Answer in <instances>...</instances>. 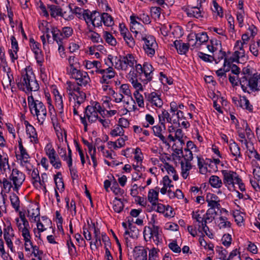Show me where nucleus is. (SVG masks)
I'll return each instance as SVG.
<instances>
[{"mask_svg": "<svg viewBox=\"0 0 260 260\" xmlns=\"http://www.w3.org/2000/svg\"><path fill=\"white\" fill-rule=\"evenodd\" d=\"M101 63L99 61L94 60V61H86L85 64V67L87 70L91 69L94 68H95V70H98L100 68Z\"/></svg>", "mask_w": 260, "mask_h": 260, "instance_id": "bf43d9fd", "label": "nucleus"}, {"mask_svg": "<svg viewBox=\"0 0 260 260\" xmlns=\"http://www.w3.org/2000/svg\"><path fill=\"white\" fill-rule=\"evenodd\" d=\"M142 40L144 42L143 49L145 53L150 57L153 56L157 48V44L155 38L152 36L148 35L142 37Z\"/></svg>", "mask_w": 260, "mask_h": 260, "instance_id": "9b49d317", "label": "nucleus"}, {"mask_svg": "<svg viewBox=\"0 0 260 260\" xmlns=\"http://www.w3.org/2000/svg\"><path fill=\"white\" fill-rule=\"evenodd\" d=\"M159 252V250L155 248H153L149 250V259L148 260H158V253Z\"/></svg>", "mask_w": 260, "mask_h": 260, "instance_id": "774afa93", "label": "nucleus"}, {"mask_svg": "<svg viewBox=\"0 0 260 260\" xmlns=\"http://www.w3.org/2000/svg\"><path fill=\"white\" fill-rule=\"evenodd\" d=\"M159 188L156 187L155 189H151L148 193V200L152 204L155 205L158 200Z\"/></svg>", "mask_w": 260, "mask_h": 260, "instance_id": "7c9ffc66", "label": "nucleus"}, {"mask_svg": "<svg viewBox=\"0 0 260 260\" xmlns=\"http://www.w3.org/2000/svg\"><path fill=\"white\" fill-rule=\"evenodd\" d=\"M181 168V174L182 177L186 179L187 178L189 171L192 168V165L190 162L180 161Z\"/></svg>", "mask_w": 260, "mask_h": 260, "instance_id": "f704fd0d", "label": "nucleus"}, {"mask_svg": "<svg viewBox=\"0 0 260 260\" xmlns=\"http://www.w3.org/2000/svg\"><path fill=\"white\" fill-rule=\"evenodd\" d=\"M19 149L20 154L17 155V158L20 160V165L24 167L27 171L30 172L33 168V166L29 162V155L26 152V149L23 147L21 141L19 142Z\"/></svg>", "mask_w": 260, "mask_h": 260, "instance_id": "ddd939ff", "label": "nucleus"}, {"mask_svg": "<svg viewBox=\"0 0 260 260\" xmlns=\"http://www.w3.org/2000/svg\"><path fill=\"white\" fill-rule=\"evenodd\" d=\"M9 179L13 183V190L18 191L25 179V175L18 169L14 168L11 171Z\"/></svg>", "mask_w": 260, "mask_h": 260, "instance_id": "9d476101", "label": "nucleus"}, {"mask_svg": "<svg viewBox=\"0 0 260 260\" xmlns=\"http://www.w3.org/2000/svg\"><path fill=\"white\" fill-rule=\"evenodd\" d=\"M96 73L100 74L102 75L100 79V83L102 84H108L109 80L115 76L116 72L114 69L110 66L104 69H100L95 70Z\"/></svg>", "mask_w": 260, "mask_h": 260, "instance_id": "a211bd4d", "label": "nucleus"}, {"mask_svg": "<svg viewBox=\"0 0 260 260\" xmlns=\"http://www.w3.org/2000/svg\"><path fill=\"white\" fill-rule=\"evenodd\" d=\"M213 55L212 56L213 60H214L216 63L219 62L220 60L226 58L225 52L222 51V49H220L217 51L214 52Z\"/></svg>", "mask_w": 260, "mask_h": 260, "instance_id": "864d4df0", "label": "nucleus"}, {"mask_svg": "<svg viewBox=\"0 0 260 260\" xmlns=\"http://www.w3.org/2000/svg\"><path fill=\"white\" fill-rule=\"evenodd\" d=\"M4 237L8 247L12 252L14 251L12 240L14 238V230L10 224L5 226L4 230Z\"/></svg>", "mask_w": 260, "mask_h": 260, "instance_id": "412c9836", "label": "nucleus"}, {"mask_svg": "<svg viewBox=\"0 0 260 260\" xmlns=\"http://www.w3.org/2000/svg\"><path fill=\"white\" fill-rule=\"evenodd\" d=\"M126 44L130 48H133L135 46V41L132 35L130 33L127 34L123 37Z\"/></svg>", "mask_w": 260, "mask_h": 260, "instance_id": "5fc2aeb1", "label": "nucleus"}, {"mask_svg": "<svg viewBox=\"0 0 260 260\" xmlns=\"http://www.w3.org/2000/svg\"><path fill=\"white\" fill-rule=\"evenodd\" d=\"M99 114L101 116L105 114V110L102 108L100 103L93 102L91 105L86 107L85 110V117L87 118L89 122H95L99 119Z\"/></svg>", "mask_w": 260, "mask_h": 260, "instance_id": "423d86ee", "label": "nucleus"}, {"mask_svg": "<svg viewBox=\"0 0 260 260\" xmlns=\"http://www.w3.org/2000/svg\"><path fill=\"white\" fill-rule=\"evenodd\" d=\"M207 48L211 52H214L222 49L221 42L217 40H211L210 45H207Z\"/></svg>", "mask_w": 260, "mask_h": 260, "instance_id": "e433bc0d", "label": "nucleus"}, {"mask_svg": "<svg viewBox=\"0 0 260 260\" xmlns=\"http://www.w3.org/2000/svg\"><path fill=\"white\" fill-rule=\"evenodd\" d=\"M235 51L234 53L235 58L238 59L240 57L245 56V51L244 50V45L241 41H237L234 47Z\"/></svg>", "mask_w": 260, "mask_h": 260, "instance_id": "c85d7f7f", "label": "nucleus"}, {"mask_svg": "<svg viewBox=\"0 0 260 260\" xmlns=\"http://www.w3.org/2000/svg\"><path fill=\"white\" fill-rule=\"evenodd\" d=\"M206 201L208 203V207H209L208 209H212L217 214L221 208L219 198L214 194L209 193L207 194Z\"/></svg>", "mask_w": 260, "mask_h": 260, "instance_id": "6ab92c4d", "label": "nucleus"}, {"mask_svg": "<svg viewBox=\"0 0 260 260\" xmlns=\"http://www.w3.org/2000/svg\"><path fill=\"white\" fill-rule=\"evenodd\" d=\"M77 81V84H75L78 87L86 86L90 82V79L86 72L81 71L79 69L69 75Z\"/></svg>", "mask_w": 260, "mask_h": 260, "instance_id": "4468645a", "label": "nucleus"}, {"mask_svg": "<svg viewBox=\"0 0 260 260\" xmlns=\"http://www.w3.org/2000/svg\"><path fill=\"white\" fill-rule=\"evenodd\" d=\"M3 188L5 192H8L11 190L12 188L13 189V185L11 181L8 180L7 179H4L3 181Z\"/></svg>", "mask_w": 260, "mask_h": 260, "instance_id": "338daca9", "label": "nucleus"}, {"mask_svg": "<svg viewBox=\"0 0 260 260\" xmlns=\"http://www.w3.org/2000/svg\"><path fill=\"white\" fill-rule=\"evenodd\" d=\"M238 140L239 142H240L242 144L245 145L246 148L248 149V147H249V144L251 143L252 144V142L247 138L244 132H242V131L238 130Z\"/></svg>", "mask_w": 260, "mask_h": 260, "instance_id": "37998d69", "label": "nucleus"}, {"mask_svg": "<svg viewBox=\"0 0 260 260\" xmlns=\"http://www.w3.org/2000/svg\"><path fill=\"white\" fill-rule=\"evenodd\" d=\"M69 67L67 68V73L68 75L78 70L80 63L78 59L73 55L69 56L68 58Z\"/></svg>", "mask_w": 260, "mask_h": 260, "instance_id": "5701e85b", "label": "nucleus"}, {"mask_svg": "<svg viewBox=\"0 0 260 260\" xmlns=\"http://www.w3.org/2000/svg\"><path fill=\"white\" fill-rule=\"evenodd\" d=\"M161 8L157 7H153L151 8L150 12L152 17L155 19H159L161 14Z\"/></svg>", "mask_w": 260, "mask_h": 260, "instance_id": "052dcab7", "label": "nucleus"}, {"mask_svg": "<svg viewBox=\"0 0 260 260\" xmlns=\"http://www.w3.org/2000/svg\"><path fill=\"white\" fill-rule=\"evenodd\" d=\"M241 108L245 109L249 112H252L253 111V107L251 105L245 96H240V106Z\"/></svg>", "mask_w": 260, "mask_h": 260, "instance_id": "2f4dec72", "label": "nucleus"}, {"mask_svg": "<svg viewBox=\"0 0 260 260\" xmlns=\"http://www.w3.org/2000/svg\"><path fill=\"white\" fill-rule=\"evenodd\" d=\"M119 62H116L115 68L118 70L127 71L129 68H134L137 64V61L132 54H127L125 56H120Z\"/></svg>", "mask_w": 260, "mask_h": 260, "instance_id": "6e6552de", "label": "nucleus"}, {"mask_svg": "<svg viewBox=\"0 0 260 260\" xmlns=\"http://www.w3.org/2000/svg\"><path fill=\"white\" fill-rule=\"evenodd\" d=\"M240 83L241 88L244 92L250 93L260 90V74L255 73L250 77L243 76Z\"/></svg>", "mask_w": 260, "mask_h": 260, "instance_id": "20e7f679", "label": "nucleus"}, {"mask_svg": "<svg viewBox=\"0 0 260 260\" xmlns=\"http://www.w3.org/2000/svg\"><path fill=\"white\" fill-rule=\"evenodd\" d=\"M182 157L179 158L180 161L190 162L193 159L192 151L189 149H184L182 151Z\"/></svg>", "mask_w": 260, "mask_h": 260, "instance_id": "58836bf2", "label": "nucleus"}, {"mask_svg": "<svg viewBox=\"0 0 260 260\" xmlns=\"http://www.w3.org/2000/svg\"><path fill=\"white\" fill-rule=\"evenodd\" d=\"M16 82L19 89L26 93L36 91L39 89V85L35 74L30 69H25L22 72L21 77L17 80Z\"/></svg>", "mask_w": 260, "mask_h": 260, "instance_id": "f257e3e1", "label": "nucleus"}, {"mask_svg": "<svg viewBox=\"0 0 260 260\" xmlns=\"http://www.w3.org/2000/svg\"><path fill=\"white\" fill-rule=\"evenodd\" d=\"M52 35L53 39L57 44H66L67 38L62 33L61 30L56 28L52 29Z\"/></svg>", "mask_w": 260, "mask_h": 260, "instance_id": "393cba45", "label": "nucleus"}, {"mask_svg": "<svg viewBox=\"0 0 260 260\" xmlns=\"http://www.w3.org/2000/svg\"><path fill=\"white\" fill-rule=\"evenodd\" d=\"M67 91L69 100L74 103L73 113L74 115H78V110L81 108V105L86 99V94L80 90L79 87L71 82H67Z\"/></svg>", "mask_w": 260, "mask_h": 260, "instance_id": "f03ea898", "label": "nucleus"}, {"mask_svg": "<svg viewBox=\"0 0 260 260\" xmlns=\"http://www.w3.org/2000/svg\"><path fill=\"white\" fill-rule=\"evenodd\" d=\"M216 213L212 210V209H208L206 213L204 212V216L205 221H206V225H207V221L212 222L215 216L217 215Z\"/></svg>", "mask_w": 260, "mask_h": 260, "instance_id": "603ef678", "label": "nucleus"}, {"mask_svg": "<svg viewBox=\"0 0 260 260\" xmlns=\"http://www.w3.org/2000/svg\"><path fill=\"white\" fill-rule=\"evenodd\" d=\"M168 193L170 198L176 197L179 199H181L184 197L182 192L180 189H176L175 192L172 191L171 189H168Z\"/></svg>", "mask_w": 260, "mask_h": 260, "instance_id": "680f3d73", "label": "nucleus"}, {"mask_svg": "<svg viewBox=\"0 0 260 260\" xmlns=\"http://www.w3.org/2000/svg\"><path fill=\"white\" fill-rule=\"evenodd\" d=\"M218 226L220 229H224L226 228H230L231 226V223L230 221L228 220V219L226 217L224 216H220L219 218V220L218 221Z\"/></svg>", "mask_w": 260, "mask_h": 260, "instance_id": "4d7b16f0", "label": "nucleus"}, {"mask_svg": "<svg viewBox=\"0 0 260 260\" xmlns=\"http://www.w3.org/2000/svg\"><path fill=\"white\" fill-rule=\"evenodd\" d=\"M124 204L121 199L115 198L113 201V209L116 213H120L123 209Z\"/></svg>", "mask_w": 260, "mask_h": 260, "instance_id": "a19ab883", "label": "nucleus"}, {"mask_svg": "<svg viewBox=\"0 0 260 260\" xmlns=\"http://www.w3.org/2000/svg\"><path fill=\"white\" fill-rule=\"evenodd\" d=\"M223 176V182L230 190L235 189L236 181L239 177L236 172L231 170H224L221 171Z\"/></svg>", "mask_w": 260, "mask_h": 260, "instance_id": "f8f14e48", "label": "nucleus"}, {"mask_svg": "<svg viewBox=\"0 0 260 260\" xmlns=\"http://www.w3.org/2000/svg\"><path fill=\"white\" fill-rule=\"evenodd\" d=\"M233 216L237 224L239 226H241L244 221L243 213H240L238 211H237L234 212Z\"/></svg>", "mask_w": 260, "mask_h": 260, "instance_id": "e2e57ef3", "label": "nucleus"}, {"mask_svg": "<svg viewBox=\"0 0 260 260\" xmlns=\"http://www.w3.org/2000/svg\"><path fill=\"white\" fill-rule=\"evenodd\" d=\"M28 106L30 113L36 117L40 124H42L46 119L47 109L44 103L38 100H35L31 94L27 98Z\"/></svg>", "mask_w": 260, "mask_h": 260, "instance_id": "7ed1b4c3", "label": "nucleus"}, {"mask_svg": "<svg viewBox=\"0 0 260 260\" xmlns=\"http://www.w3.org/2000/svg\"><path fill=\"white\" fill-rule=\"evenodd\" d=\"M124 107L127 111L134 109L135 102L132 96H125L123 101Z\"/></svg>", "mask_w": 260, "mask_h": 260, "instance_id": "ea45409f", "label": "nucleus"}, {"mask_svg": "<svg viewBox=\"0 0 260 260\" xmlns=\"http://www.w3.org/2000/svg\"><path fill=\"white\" fill-rule=\"evenodd\" d=\"M193 39H189L188 44L183 43L181 41L176 40L174 42V45L179 54H184L188 51V46L191 45V41Z\"/></svg>", "mask_w": 260, "mask_h": 260, "instance_id": "cd10ccee", "label": "nucleus"}, {"mask_svg": "<svg viewBox=\"0 0 260 260\" xmlns=\"http://www.w3.org/2000/svg\"><path fill=\"white\" fill-rule=\"evenodd\" d=\"M151 223L152 226H146L144 228L143 231L144 238L146 241H151L153 240V242L158 245L159 243L161 242V232L159 230L158 226L156 225V221L154 217L153 216Z\"/></svg>", "mask_w": 260, "mask_h": 260, "instance_id": "39448f33", "label": "nucleus"}, {"mask_svg": "<svg viewBox=\"0 0 260 260\" xmlns=\"http://www.w3.org/2000/svg\"><path fill=\"white\" fill-rule=\"evenodd\" d=\"M103 37L105 41L110 45L115 46L117 44V41L113 35L108 31H104Z\"/></svg>", "mask_w": 260, "mask_h": 260, "instance_id": "c03bdc74", "label": "nucleus"}, {"mask_svg": "<svg viewBox=\"0 0 260 260\" xmlns=\"http://www.w3.org/2000/svg\"><path fill=\"white\" fill-rule=\"evenodd\" d=\"M136 71L139 75V80L146 84L152 79L153 68L148 62L144 63L142 66L138 64L135 66Z\"/></svg>", "mask_w": 260, "mask_h": 260, "instance_id": "0eeeda50", "label": "nucleus"}, {"mask_svg": "<svg viewBox=\"0 0 260 260\" xmlns=\"http://www.w3.org/2000/svg\"><path fill=\"white\" fill-rule=\"evenodd\" d=\"M39 29L46 37L47 42L50 43L51 42V36L50 33L52 34V29L56 28V27L52 26L46 21L40 24L39 26Z\"/></svg>", "mask_w": 260, "mask_h": 260, "instance_id": "a878e982", "label": "nucleus"}, {"mask_svg": "<svg viewBox=\"0 0 260 260\" xmlns=\"http://www.w3.org/2000/svg\"><path fill=\"white\" fill-rule=\"evenodd\" d=\"M73 5L70 4L69 5V11H62V10L61 11V14L60 16L63 17L65 20H71L74 18V15H73L72 10H73Z\"/></svg>", "mask_w": 260, "mask_h": 260, "instance_id": "3c124183", "label": "nucleus"}, {"mask_svg": "<svg viewBox=\"0 0 260 260\" xmlns=\"http://www.w3.org/2000/svg\"><path fill=\"white\" fill-rule=\"evenodd\" d=\"M102 15V22L107 26H112L114 24L112 17L107 13H104Z\"/></svg>", "mask_w": 260, "mask_h": 260, "instance_id": "09e8293b", "label": "nucleus"}, {"mask_svg": "<svg viewBox=\"0 0 260 260\" xmlns=\"http://www.w3.org/2000/svg\"><path fill=\"white\" fill-rule=\"evenodd\" d=\"M119 91L123 95L124 94V96H132L131 91L129 88V85L127 84H122L120 87Z\"/></svg>", "mask_w": 260, "mask_h": 260, "instance_id": "13d9d810", "label": "nucleus"}, {"mask_svg": "<svg viewBox=\"0 0 260 260\" xmlns=\"http://www.w3.org/2000/svg\"><path fill=\"white\" fill-rule=\"evenodd\" d=\"M192 217L198 222V230L201 232V229L206 235L210 239L213 238V234L211 232L207 233V230H209L208 226L206 225V221L204 216L203 210H197L193 211L192 213Z\"/></svg>", "mask_w": 260, "mask_h": 260, "instance_id": "1a4fd4ad", "label": "nucleus"}, {"mask_svg": "<svg viewBox=\"0 0 260 260\" xmlns=\"http://www.w3.org/2000/svg\"><path fill=\"white\" fill-rule=\"evenodd\" d=\"M29 224L23 225V229H22L21 230L19 231V232L21 233L22 236L24 240H27L26 241H28L29 239H31V236L29 232Z\"/></svg>", "mask_w": 260, "mask_h": 260, "instance_id": "8fccbe9b", "label": "nucleus"}, {"mask_svg": "<svg viewBox=\"0 0 260 260\" xmlns=\"http://www.w3.org/2000/svg\"><path fill=\"white\" fill-rule=\"evenodd\" d=\"M24 124L26 127V134L29 136L30 142L34 144L39 143L38 134L35 128L27 121H24Z\"/></svg>", "mask_w": 260, "mask_h": 260, "instance_id": "4be33fe9", "label": "nucleus"}, {"mask_svg": "<svg viewBox=\"0 0 260 260\" xmlns=\"http://www.w3.org/2000/svg\"><path fill=\"white\" fill-rule=\"evenodd\" d=\"M209 182L212 187L216 188H220L223 183L221 179L216 175L211 176L209 178Z\"/></svg>", "mask_w": 260, "mask_h": 260, "instance_id": "4c0bfd02", "label": "nucleus"}, {"mask_svg": "<svg viewBox=\"0 0 260 260\" xmlns=\"http://www.w3.org/2000/svg\"><path fill=\"white\" fill-rule=\"evenodd\" d=\"M27 172L31 176V181L34 185H37L38 184V181H40L39 172L38 169L33 167L30 172Z\"/></svg>", "mask_w": 260, "mask_h": 260, "instance_id": "79ce46f5", "label": "nucleus"}, {"mask_svg": "<svg viewBox=\"0 0 260 260\" xmlns=\"http://www.w3.org/2000/svg\"><path fill=\"white\" fill-rule=\"evenodd\" d=\"M48 9L50 11V15L54 18L60 16L62 10L59 7L54 5H48Z\"/></svg>", "mask_w": 260, "mask_h": 260, "instance_id": "a18cd8bd", "label": "nucleus"}, {"mask_svg": "<svg viewBox=\"0 0 260 260\" xmlns=\"http://www.w3.org/2000/svg\"><path fill=\"white\" fill-rule=\"evenodd\" d=\"M134 96L138 105L140 107H144V102L143 96L138 91H136L134 93Z\"/></svg>", "mask_w": 260, "mask_h": 260, "instance_id": "69168bd1", "label": "nucleus"}, {"mask_svg": "<svg viewBox=\"0 0 260 260\" xmlns=\"http://www.w3.org/2000/svg\"><path fill=\"white\" fill-rule=\"evenodd\" d=\"M83 18L87 24L91 23L94 27L102 25V15L98 12L87 10L84 14Z\"/></svg>", "mask_w": 260, "mask_h": 260, "instance_id": "2eb2a0df", "label": "nucleus"}, {"mask_svg": "<svg viewBox=\"0 0 260 260\" xmlns=\"http://www.w3.org/2000/svg\"><path fill=\"white\" fill-rule=\"evenodd\" d=\"M248 152V155L249 158H254L257 160L260 161V154L254 149L253 147L250 148V147L248 149H247Z\"/></svg>", "mask_w": 260, "mask_h": 260, "instance_id": "0e129e2a", "label": "nucleus"}, {"mask_svg": "<svg viewBox=\"0 0 260 260\" xmlns=\"http://www.w3.org/2000/svg\"><path fill=\"white\" fill-rule=\"evenodd\" d=\"M187 14L190 17L200 18L203 17V12L197 7H191L187 10Z\"/></svg>", "mask_w": 260, "mask_h": 260, "instance_id": "72a5a7b5", "label": "nucleus"}, {"mask_svg": "<svg viewBox=\"0 0 260 260\" xmlns=\"http://www.w3.org/2000/svg\"><path fill=\"white\" fill-rule=\"evenodd\" d=\"M55 105L57 112L60 117L64 116L63 98L64 95L61 94L57 90H54Z\"/></svg>", "mask_w": 260, "mask_h": 260, "instance_id": "aec40b11", "label": "nucleus"}, {"mask_svg": "<svg viewBox=\"0 0 260 260\" xmlns=\"http://www.w3.org/2000/svg\"><path fill=\"white\" fill-rule=\"evenodd\" d=\"M45 151L49 159H53L54 157L57 156L56 151L50 143L47 144L45 147Z\"/></svg>", "mask_w": 260, "mask_h": 260, "instance_id": "de8ad7c7", "label": "nucleus"}, {"mask_svg": "<svg viewBox=\"0 0 260 260\" xmlns=\"http://www.w3.org/2000/svg\"><path fill=\"white\" fill-rule=\"evenodd\" d=\"M10 199L11 204L16 211H18L20 208V201L18 197L15 193H12L10 197Z\"/></svg>", "mask_w": 260, "mask_h": 260, "instance_id": "49530a36", "label": "nucleus"}, {"mask_svg": "<svg viewBox=\"0 0 260 260\" xmlns=\"http://www.w3.org/2000/svg\"><path fill=\"white\" fill-rule=\"evenodd\" d=\"M144 94L147 105L159 108L162 106L163 101L159 92L153 91L150 93H145Z\"/></svg>", "mask_w": 260, "mask_h": 260, "instance_id": "dca6fc26", "label": "nucleus"}, {"mask_svg": "<svg viewBox=\"0 0 260 260\" xmlns=\"http://www.w3.org/2000/svg\"><path fill=\"white\" fill-rule=\"evenodd\" d=\"M124 131L122 127L117 125L110 132V134L112 137L123 136Z\"/></svg>", "mask_w": 260, "mask_h": 260, "instance_id": "6e6d98bb", "label": "nucleus"}, {"mask_svg": "<svg viewBox=\"0 0 260 260\" xmlns=\"http://www.w3.org/2000/svg\"><path fill=\"white\" fill-rule=\"evenodd\" d=\"M128 226L129 230H126L124 234L125 239L128 238L127 236L133 238H137L139 234L138 229L136 227L132 226L131 223H129Z\"/></svg>", "mask_w": 260, "mask_h": 260, "instance_id": "c9c22d12", "label": "nucleus"}, {"mask_svg": "<svg viewBox=\"0 0 260 260\" xmlns=\"http://www.w3.org/2000/svg\"><path fill=\"white\" fill-rule=\"evenodd\" d=\"M159 124L162 125L164 129H166V122L172 125H179L180 123L177 119H174L175 114H170L166 110L164 109L161 111V113L158 115Z\"/></svg>", "mask_w": 260, "mask_h": 260, "instance_id": "f3484780", "label": "nucleus"}, {"mask_svg": "<svg viewBox=\"0 0 260 260\" xmlns=\"http://www.w3.org/2000/svg\"><path fill=\"white\" fill-rule=\"evenodd\" d=\"M133 256L136 260H147V251L143 247H136L133 250Z\"/></svg>", "mask_w": 260, "mask_h": 260, "instance_id": "bb28decb", "label": "nucleus"}, {"mask_svg": "<svg viewBox=\"0 0 260 260\" xmlns=\"http://www.w3.org/2000/svg\"><path fill=\"white\" fill-rule=\"evenodd\" d=\"M232 141L229 145L230 150L232 155L235 157V160H237L238 158L242 157L240 148L235 142L233 140Z\"/></svg>", "mask_w": 260, "mask_h": 260, "instance_id": "c756f323", "label": "nucleus"}, {"mask_svg": "<svg viewBox=\"0 0 260 260\" xmlns=\"http://www.w3.org/2000/svg\"><path fill=\"white\" fill-rule=\"evenodd\" d=\"M28 217L31 222L40 221V208L38 205H32L28 210Z\"/></svg>", "mask_w": 260, "mask_h": 260, "instance_id": "b1692460", "label": "nucleus"}, {"mask_svg": "<svg viewBox=\"0 0 260 260\" xmlns=\"http://www.w3.org/2000/svg\"><path fill=\"white\" fill-rule=\"evenodd\" d=\"M194 36L196 37V41L192 45V46L196 45L200 46L208 40V37L207 34L204 32L195 34H194Z\"/></svg>", "mask_w": 260, "mask_h": 260, "instance_id": "473e14b6", "label": "nucleus"}]
</instances>
